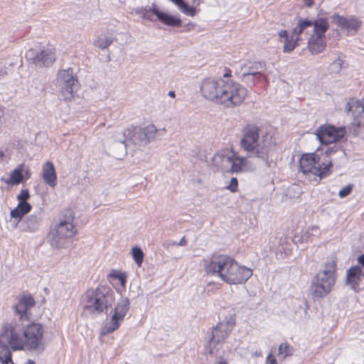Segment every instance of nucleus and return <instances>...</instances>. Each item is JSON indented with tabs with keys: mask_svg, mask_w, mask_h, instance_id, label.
Returning a JSON list of instances; mask_svg holds the SVG:
<instances>
[{
	"mask_svg": "<svg viewBox=\"0 0 364 364\" xmlns=\"http://www.w3.org/2000/svg\"><path fill=\"white\" fill-rule=\"evenodd\" d=\"M16 198L19 203H28L27 200L30 198L28 190L22 189Z\"/></svg>",
	"mask_w": 364,
	"mask_h": 364,
	"instance_id": "ea45409f",
	"label": "nucleus"
},
{
	"mask_svg": "<svg viewBox=\"0 0 364 364\" xmlns=\"http://www.w3.org/2000/svg\"><path fill=\"white\" fill-rule=\"evenodd\" d=\"M279 355H282L283 358L287 356H291L294 353V348L287 343H282L279 347Z\"/></svg>",
	"mask_w": 364,
	"mask_h": 364,
	"instance_id": "f704fd0d",
	"label": "nucleus"
},
{
	"mask_svg": "<svg viewBox=\"0 0 364 364\" xmlns=\"http://www.w3.org/2000/svg\"><path fill=\"white\" fill-rule=\"evenodd\" d=\"M170 244L172 245L186 246L187 245V240L185 237H183L178 242H173Z\"/></svg>",
	"mask_w": 364,
	"mask_h": 364,
	"instance_id": "a18cd8bd",
	"label": "nucleus"
},
{
	"mask_svg": "<svg viewBox=\"0 0 364 364\" xmlns=\"http://www.w3.org/2000/svg\"><path fill=\"white\" fill-rule=\"evenodd\" d=\"M173 2L176 5H177L183 11L190 16H193L195 14V9L193 7H189L185 3L183 0H170Z\"/></svg>",
	"mask_w": 364,
	"mask_h": 364,
	"instance_id": "e433bc0d",
	"label": "nucleus"
},
{
	"mask_svg": "<svg viewBox=\"0 0 364 364\" xmlns=\"http://www.w3.org/2000/svg\"><path fill=\"white\" fill-rule=\"evenodd\" d=\"M5 154H4V152L2 151H0V159L2 160L3 158L4 157Z\"/></svg>",
	"mask_w": 364,
	"mask_h": 364,
	"instance_id": "bf43d9fd",
	"label": "nucleus"
},
{
	"mask_svg": "<svg viewBox=\"0 0 364 364\" xmlns=\"http://www.w3.org/2000/svg\"><path fill=\"white\" fill-rule=\"evenodd\" d=\"M206 274L219 277L229 284L245 283L252 275L250 269L240 265L234 259L225 255H218L203 260Z\"/></svg>",
	"mask_w": 364,
	"mask_h": 364,
	"instance_id": "20e7f679",
	"label": "nucleus"
},
{
	"mask_svg": "<svg viewBox=\"0 0 364 364\" xmlns=\"http://www.w3.org/2000/svg\"><path fill=\"white\" fill-rule=\"evenodd\" d=\"M129 308V301L127 298L122 297L117 302L113 309V314L109 324L105 326L101 329V334L105 335L112 333L117 330L121 322L124 320ZM112 312V310L111 313Z\"/></svg>",
	"mask_w": 364,
	"mask_h": 364,
	"instance_id": "2eb2a0df",
	"label": "nucleus"
},
{
	"mask_svg": "<svg viewBox=\"0 0 364 364\" xmlns=\"http://www.w3.org/2000/svg\"><path fill=\"white\" fill-rule=\"evenodd\" d=\"M113 42L112 36L105 33L98 36L97 38L94 41V46L102 50H105Z\"/></svg>",
	"mask_w": 364,
	"mask_h": 364,
	"instance_id": "2f4dec72",
	"label": "nucleus"
},
{
	"mask_svg": "<svg viewBox=\"0 0 364 364\" xmlns=\"http://www.w3.org/2000/svg\"><path fill=\"white\" fill-rule=\"evenodd\" d=\"M309 230L311 232V235H316L317 233H318V228L317 226H313L311 228H309Z\"/></svg>",
	"mask_w": 364,
	"mask_h": 364,
	"instance_id": "3c124183",
	"label": "nucleus"
},
{
	"mask_svg": "<svg viewBox=\"0 0 364 364\" xmlns=\"http://www.w3.org/2000/svg\"><path fill=\"white\" fill-rule=\"evenodd\" d=\"M235 317L231 316L229 320L220 322L212 332V337L206 349L207 353L216 355L218 350L222 347L224 340L229 336L235 326Z\"/></svg>",
	"mask_w": 364,
	"mask_h": 364,
	"instance_id": "ddd939ff",
	"label": "nucleus"
},
{
	"mask_svg": "<svg viewBox=\"0 0 364 364\" xmlns=\"http://www.w3.org/2000/svg\"><path fill=\"white\" fill-rule=\"evenodd\" d=\"M237 180L236 178H232L230 184L226 187L227 189L230 191L231 192L234 193L237 191Z\"/></svg>",
	"mask_w": 364,
	"mask_h": 364,
	"instance_id": "a19ab883",
	"label": "nucleus"
},
{
	"mask_svg": "<svg viewBox=\"0 0 364 364\" xmlns=\"http://www.w3.org/2000/svg\"><path fill=\"white\" fill-rule=\"evenodd\" d=\"M126 137L128 146L147 144L155 139L157 129L153 124L141 128L138 126H130L120 132Z\"/></svg>",
	"mask_w": 364,
	"mask_h": 364,
	"instance_id": "9b49d317",
	"label": "nucleus"
},
{
	"mask_svg": "<svg viewBox=\"0 0 364 364\" xmlns=\"http://www.w3.org/2000/svg\"><path fill=\"white\" fill-rule=\"evenodd\" d=\"M168 95L173 98L176 97V94H175L174 91H169L168 93Z\"/></svg>",
	"mask_w": 364,
	"mask_h": 364,
	"instance_id": "13d9d810",
	"label": "nucleus"
},
{
	"mask_svg": "<svg viewBox=\"0 0 364 364\" xmlns=\"http://www.w3.org/2000/svg\"><path fill=\"white\" fill-rule=\"evenodd\" d=\"M35 304L34 299L31 296L23 295L19 298L18 303L14 306L16 313L20 319H27V311Z\"/></svg>",
	"mask_w": 364,
	"mask_h": 364,
	"instance_id": "4be33fe9",
	"label": "nucleus"
},
{
	"mask_svg": "<svg viewBox=\"0 0 364 364\" xmlns=\"http://www.w3.org/2000/svg\"><path fill=\"white\" fill-rule=\"evenodd\" d=\"M336 151V145H334L328 147L323 154L316 152L303 154L299 160L300 170L304 174L312 173L320 178L327 176L332 164L330 156Z\"/></svg>",
	"mask_w": 364,
	"mask_h": 364,
	"instance_id": "423d86ee",
	"label": "nucleus"
},
{
	"mask_svg": "<svg viewBox=\"0 0 364 364\" xmlns=\"http://www.w3.org/2000/svg\"><path fill=\"white\" fill-rule=\"evenodd\" d=\"M333 22L346 30L348 34L355 33L360 26V23L356 18H346L338 15H334L332 17Z\"/></svg>",
	"mask_w": 364,
	"mask_h": 364,
	"instance_id": "aec40b11",
	"label": "nucleus"
},
{
	"mask_svg": "<svg viewBox=\"0 0 364 364\" xmlns=\"http://www.w3.org/2000/svg\"><path fill=\"white\" fill-rule=\"evenodd\" d=\"M42 222L41 211H36L21 221L22 230L25 232H36Z\"/></svg>",
	"mask_w": 364,
	"mask_h": 364,
	"instance_id": "6ab92c4d",
	"label": "nucleus"
},
{
	"mask_svg": "<svg viewBox=\"0 0 364 364\" xmlns=\"http://www.w3.org/2000/svg\"><path fill=\"white\" fill-rule=\"evenodd\" d=\"M228 151H222L219 153H216L212 158L213 165L216 168L217 171H220L223 166V159H225Z\"/></svg>",
	"mask_w": 364,
	"mask_h": 364,
	"instance_id": "72a5a7b5",
	"label": "nucleus"
},
{
	"mask_svg": "<svg viewBox=\"0 0 364 364\" xmlns=\"http://www.w3.org/2000/svg\"><path fill=\"white\" fill-rule=\"evenodd\" d=\"M255 168V166L247 158L237 156L234 152L228 151L220 171L223 173H240L251 171Z\"/></svg>",
	"mask_w": 364,
	"mask_h": 364,
	"instance_id": "4468645a",
	"label": "nucleus"
},
{
	"mask_svg": "<svg viewBox=\"0 0 364 364\" xmlns=\"http://www.w3.org/2000/svg\"><path fill=\"white\" fill-rule=\"evenodd\" d=\"M266 70V65L264 62H249L240 65L239 71H237L238 77L243 76V73H255V72H264Z\"/></svg>",
	"mask_w": 364,
	"mask_h": 364,
	"instance_id": "393cba45",
	"label": "nucleus"
},
{
	"mask_svg": "<svg viewBox=\"0 0 364 364\" xmlns=\"http://www.w3.org/2000/svg\"><path fill=\"white\" fill-rule=\"evenodd\" d=\"M343 60L338 58L329 65V72L333 74H338L343 68Z\"/></svg>",
	"mask_w": 364,
	"mask_h": 364,
	"instance_id": "4c0bfd02",
	"label": "nucleus"
},
{
	"mask_svg": "<svg viewBox=\"0 0 364 364\" xmlns=\"http://www.w3.org/2000/svg\"><path fill=\"white\" fill-rule=\"evenodd\" d=\"M114 301L113 293L105 287L89 289L86 293L85 312L99 314L107 309Z\"/></svg>",
	"mask_w": 364,
	"mask_h": 364,
	"instance_id": "1a4fd4ad",
	"label": "nucleus"
},
{
	"mask_svg": "<svg viewBox=\"0 0 364 364\" xmlns=\"http://www.w3.org/2000/svg\"><path fill=\"white\" fill-rule=\"evenodd\" d=\"M153 14H154L151 11V10L149 9H148V7H146L142 18H144V19L152 21L153 20L152 19V15Z\"/></svg>",
	"mask_w": 364,
	"mask_h": 364,
	"instance_id": "c03bdc74",
	"label": "nucleus"
},
{
	"mask_svg": "<svg viewBox=\"0 0 364 364\" xmlns=\"http://www.w3.org/2000/svg\"><path fill=\"white\" fill-rule=\"evenodd\" d=\"M298 41H299L292 40L291 36L287 39L284 40V52L290 53L291 51H292L298 45Z\"/></svg>",
	"mask_w": 364,
	"mask_h": 364,
	"instance_id": "58836bf2",
	"label": "nucleus"
},
{
	"mask_svg": "<svg viewBox=\"0 0 364 364\" xmlns=\"http://www.w3.org/2000/svg\"><path fill=\"white\" fill-rule=\"evenodd\" d=\"M206 274L219 277L229 284L245 283L252 275L250 269L240 265L234 259L225 255H218L203 260Z\"/></svg>",
	"mask_w": 364,
	"mask_h": 364,
	"instance_id": "7ed1b4c3",
	"label": "nucleus"
},
{
	"mask_svg": "<svg viewBox=\"0 0 364 364\" xmlns=\"http://www.w3.org/2000/svg\"><path fill=\"white\" fill-rule=\"evenodd\" d=\"M55 85L63 100L70 101L80 89V83L73 69L60 70L57 74Z\"/></svg>",
	"mask_w": 364,
	"mask_h": 364,
	"instance_id": "9d476101",
	"label": "nucleus"
},
{
	"mask_svg": "<svg viewBox=\"0 0 364 364\" xmlns=\"http://www.w3.org/2000/svg\"><path fill=\"white\" fill-rule=\"evenodd\" d=\"M200 90L205 99L227 107L241 105L247 95V89L231 79L205 78L202 81Z\"/></svg>",
	"mask_w": 364,
	"mask_h": 364,
	"instance_id": "f03ea898",
	"label": "nucleus"
},
{
	"mask_svg": "<svg viewBox=\"0 0 364 364\" xmlns=\"http://www.w3.org/2000/svg\"><path fill=\"white\" fill-rule=\"evenodd\" d=\"M259 128L253 124H248L242 132L240 145L248 157L257 158L264 163L269 159V146L264 138H259Z\"/></svg>",
	"mask_w": 364,
	"mask_h": 364,
	"instance_id": "39448f33",
	"label": "nucleus"
},
{
	"mask_svg": "<svg viewBox=\"0 0 364 364\" xmlns=\"http://www.w3.org/2000/svg\"><path fill=\"white\" fill-rule=\"evenodd\" d=\"M346 134L345 127H335L331 124L321 125L316 130V136L321 144H333L341 140Z\"/></svg>",
	"mask_w": 364,
	"mask_h": 364,
	"instance_id": "dca6fc26",
	"label": "nucleus"
},
{
	"mask_svg": "<svg viewBox=\"0 0 364 364\" xmlns=\"http://www.w3.org/2000/svg\"><path fill=\"white\" fill-rule=\"evenodd\" d=\"M358 262L363 267H364V255L358 257Z\"/></svg>",
	"mask_w": 364,
	"mask_h": 364,
	"instance_id": "603ef678",
	"label": "nucleus"
},
{
	"mask_svg": "<svg viewBox=\"0 0 364 364\" xmlns=\"http://www.w3.org/2000/svg\"><path fill=\"white\" fill-rule=\"evenodd\" d=\"M31 210V205L28 203H18L17 206L11 211V217L12 218L18 219L15 226L21 221L22 218Z\"/></svg>",
	"mask_w": 364,
	"mask_h": 364,
	"instance_id": "a878e982",
	"label": "nucleus"
},
{
	"mask_svg": "<svg viewBox=\"0 0 364 364\" xmlns=\"http://www.w3.org/2000/svg\"><path fill=\"white\" fill-rule=\"evenodd\" d=\"M326 36L312 34L308 41V48L313 55L321 53L326 48Z\"/></svg>",
	"mask_w": 364,
	"mask_h": 364,
	"instance_id": "b1692460",
	"label": "nucleus"
},
{
	"mask_svg": "<svg viewBox=\"0 0 364 364\" xmlns=\"http://www.w3.org/2000/svg\"><path fill=\"white\" fill-rule=\"evenodd\" d=\"M19 167L21 168L22 174H23V178L26 179H28L31 177V171L28 167L26 166L24 164H21Z\"/></svg>",
	"mask_w": 364,
	"mask_h": 364,
	"instance_id": "37998d69",
	"label": "nucleus"
},
{
	"mask_svg": "<svg viewBox=\"0 0 364 364\" xmlns=\"http://www.w3.org/2000/svg\"><path fill=\"white\" fill-rule=\"evenodd\" d=\"M344 109L351 113L353 121L348 126L349 134L357 136L364 129V99L357 100L351 98L346 104Z\"/></svg>",
	"mask_w": 364,
	"mask_h": 364,
	"instance_id": "f8f14e48",
	"label": "nucleus"
},
{
	"mask_svg": "<svg viewBox=\"0 0 364 364\" xmlns=\"http://www.w3.org/2000/svg\"><path fill=\"white\" fill-rule=\"evenodd\" d=\"M264 72H255V73L248 74L243 73V76L238 77L241 81L249 87L254 86L257 82H259L262 78H265Z\"/></svg>",
	"mask_w": 364,
	"mask_h": 364,
	"instance_id": "cd10ccee",
	"label": "nucleus"
},
{
	"mask_svg": "<svg viewBox=\"0 0 364 364\" xmlns=\"http://www.w3.org/2000/svg\"><path fill=\"white\" fill-rule=\"evenodd\" d=\"M266 364H277L276 359L271 353L267 357Z\"/></svg>",
	"mask_w": 364,
	"mask_h": 364,
	"instance_id": "49530a36",
	"label": "nucleus"
},
{
	"mask_svg": "<svg viewBox=\"0 0 364 364\" xmlns=\"http://www.w3.org/2000/svg\"><path fill=\"white\" fill-rule=\"evenodd\" d=\"M230 76H231V71L229 70L228 72L225 73L223 75V79H230Z\"/></svg>",
	"mask_w": 364,
	"mask_h": 364,
	"instance_id": "6e6d98bb",
	"label": "nucleus"
},
{
	"mask_svg": "<svg viewBox=\"0 0 364 364\" xmlns=\"http://www.w3.org/2000/svg\"><path fill=\"white\" fill-rule=\"evenodd\" d=\"M132 255L136 264L140 267L144 260V253L140 247H134L132 249Z\"/></svg>",
	"mask_w": 364,
	"mask_h": 364,
	"instance_id": "c9c22d12",
	"label": "nucleus"
},
{
	"mask_svg": "<svg viewBox=\"0 0 364 364\" xmlns=\"http://www.w3.org/2000/svg\"><path fill=\"white\" fill-rule=\"evenodd\" d=\"M6 75V70L4 68H0V77L4 76Z\"/></svg>",
	"mask_w": 364,
	"mask_h": 364,
	"instance_id": "4d7b16f0",
	"label": "nucleus"
},
{
	"mask_svg": "<svg viewBox=\"0 0 364 364\" xmlns=\"http://www.w3.org/2000/svg\"><path fill=\"white\" fill-rule=\"evenodd\" d=\"M26 57L28 60L38 67H48L55 60V50L49 47L40 50L30 49L27 51Z\"/></svg>",
	"mask_w": 364,
	"mask_h": 364,
	"instance_id": "f3484780",
	"label": "nucleus"
},
{
	"mask_svg": "<svg viewBox=\"0 0 364 364\" xmlns=\"http://www.w3.org/2000/svg\"><path fill=\"white\" fill-rule=\"evenodd\" d=\"M26 364H36L32 360H28Z\"/></svg>",
	"mask_w": 364,
	"mask_h": 364,
	"instance_id": "052dcab7",
	"label": "nucleus"
},
{
	"mask_svg": "<svg viewBox=\"0 0 364 364\" xmlns=\"http://www.w3.org/2000/svg\"><path fill=\"white\" fill-rule=\"evenodd\" d=\"M336 262L335 260L327 262L311 279V292L315 298H324L329 294L336 282Z\"/></svg>",
	"mask_w": 364,
	"mask_h": 364,
	"instance_id": "6e6552de",
	"label": "nucleus"
},
{
	"mask_svg": "<svg viewBox=\"0 0 364 364\" xmlns=\"http://www.w3.org/2000/svg\"><path fill=\"white\" fill-rule=\"evenodd\" d=\"M21 168L16 167L10 173L9 178L4 181L6 184L17 185L22 182L23 179V174H22Z\"/></svg>",
	"mask_w": 364,
	"mask_h": 364,
	"instance_id": "7c9ffc66",
	"label": "nucleus"
},
{
	"mask_svg": "<svg viewBox=\"0 0 364 364\" xmlns=\"http://www.w3.org/2000/svg\"><path fill=\"white\" fill-rule=\"evenodd\" d=\"M278 35L281 38H284L285 40L287 39L288 38H289V36H288V33L286 30H282L280 31L279 33H278Z\"/></svg>",
	"mask_w": 364,
	"mask_h": 364,
	"instance_id": "09e8293b",
	"label": "nucleus"
},
{
	"mask_svg": "<svg viewBox=\"0 0 364 364\" xmlns=\"http://www.w3.org/2000/svg\"><path fill=\"white\" fill-rule=\"evenodd\" d=\"M146 7H138L135 9V13L136 14H139V15H141V17L143 16L144 12H145V9H146Z\"/></svg>",
	"mask_w": 364,
	"mask_h": 364,
	"instance_id": "8fccbe9b",
	"label": "nucleus"
},
{
	"mask_svg": "<svg viewBox=\"0 0 364 364\" xmlns=\"http://www.w3.org/2000/svg\"><path fill=\"white\" fill-rule=\"evenodd\" d=\"M306 6L311 7L314 4V0H303Z\"/></svg>",
	"mask_w": 364,
	"mask_h": 364,
	"instance_id": "5fc2aeb1",
	"label": "nucleus"
},
{
	"mask_svg": "<svg viewBox=\"0 0 364 364\" xmlns=\"http://www.w3.org/2000/svg\"><path fill=\"white\" fill-rule=\"evenodd\" d=\"M214 364H227V361L223 358H220L218 360L215 361Z\"/></svg>",
	"mask_w": 364,
	"mask_h": 364,
	"instance_id": "864d4df0",
	"label": "nucleus"
},
{
	"mask_svg": "<svg viewBox=\"0 0 364 364\" xmlns=\"http://www.w3.org/2000/svg\"><path fill=\"white\" fill-rule=\"evenodd\" d=\"M41 176L44 183L50 187L55 188L57 186V174L51 161H47L43 165Z\"/></svg>",
	"mask_w": 364,
	"mask_h": 364,
	"instance_id": "412c9836",
	"label": "nucleus"
},
{
	"mask_svg": "<svg viewBox=\"0 0 364 364\" xmlns=\"http://www.w3.org/2000/svg\"><path fill=\"white\" fill-rule=\"evenodd\" d=\"M128 146L124 135L115 132L112 136L109 146L111 154L117 159H122L127 155Z\"/></svg>",
	"mask_w": 364,
	"mask_h": 364,
	"instance_id": "a211bd4d",
	"label": "nucleus"
},
{
	"mask_svg": "<svg viewBox=\"0 0 364 364\" xmlns=\"http://www.w3.org/2000/svg\"><path fill=\"white\" fill-rule=\"evenodd\" d=\"M43 327L36 323L27 325L23 330L18 326L7 323L2 328L0 334V362L1 364H14L11 352L23 350L25 347L31 350L42 352L45 349L43 341Z\"/></svg>",
	"mask_w": 364,
	"mask_h": 364,
	"instance_id": "f257e3e1",
	"label": "nucleus"
},
{
	"mask_svg": "<svg viewBox=\"0 0 364 364\" xmlns=\"http://www.w3.org/2000/svg\"><path fill=\"white\" fill-rule=\"evenodd\" d=\"M109 277L112 280H118L120 283L122 289H124L126 287L127 274L125 272L113 270Z\"/></svg>",
	"mask_w": 364,
	"mask_h": 364,
	"instance_id": "473e14b6",
	"label": "nucleus"
},
{
	"mask_svg": "<svg viewBox=\"0 0 364 364\" xmlns=\"http://www.w3.org/2000/svg\"><path fill=\"white\" fill-rule=\"evenodd\" d=\"M148 9H149L151 10V11L154 14H155L156 16L157 12H158V13H161V12H162V11H159V10L157 9L156 5V4H154V3H153V4H151V7H149Z\"/></svg>",
	"mask_w": 364,
	"mask_h": 364,
	"instance_id": "de8ad7c7",
	"label": "nucleus"
},
{
	"mask_svg": "<svg viewBox=\"0 0 364 364\" xmlns=\"http://www.w3.org/2000/svg\"><path fill=\"white\" fill-rule=\"evenodd\" d=\"M361 277H364L362 267L358 265L351 267L347 271L346 283L350 285L351 289L356 290L358 288Z\"/></svg>",
	"mask_w": 364,
	"mask_h": 364,
	"instance_id": "5701e85b",
	"label": "nucleus"
},
{
	"mask_svg": "<svg viewBox=\"0 0 364 364\" xmlns=\"http://www.w3.org/2000/svg\"><path fill=\"white\" fill-rule=\"evenodd\" d=\"M74 217L68 210L63 218L53 224L48 235V241L53 248L61 249L68 247L71 239L76 233V229L73 225Z\"/></svg>",
	"mask_w": 364,
	"mask_h": 364,
	"instance_id": "0eeeda50",
	"label": "nucleus"
},
{
	"mask_svg": "<svg viewBox=\"0 0 364 364\" xmlns=\"http://www.w3.org/2000/svg\"><path fill=\"white\" fill-rule=\"evenodd\" d=\"M312 21L300 19L298 25L294 28L291 33V39L295 41L301 40L300 35L307 28L312 27Z\"/></svg>",
	"mask_w": 364,
	"mask_h": 364,
	"instance_id": "c85d7f7f",
	"label": "nucleus"
},
{
	"mask_svg": "<svg viewBox=\"0 0 364 364\" xmlns=\"http://www.w3.org/2000/svg\"><path fill=\"white\" fill-rule=\"evenodd\" d=\"M156 17L161 23L168 26L179 27L182 23L180 18L163 11L161 13L157 12Z\"/></svg>",
	"mask_w": 364,
	"mask_h": 364,
	"instance_id": "bb28decb",
	"label": "nucleus"
},
{
	"mask_svg": "<svg viewBox=\"0 0 364 364\" xmlns=\"http://www.w3.org/2000/svg\"><path fill=\"white\" fill-rule=\"evenodd\" d=\"M352 191V186L350 184H348L338 192V196L340 198H344L347 196H348Z\"/></svg>",
	"mask_w": 364,
	"mask_h": 364,
	"instance_id": "79ce46f5",
	"label": "nucleus"
},
{
	"mask_svg": "<svg viewBox=\"0 0 364 364\" xmlns=\"http://www.w3.org/2000/svg\"><path fill=\"white\" fill-rule=\"evenodd\" d=\"M328 27L329 24L327 19L321 18L313 21V26L311 28L314 31L313 34L325 36V33L328 30Z\"/></svg>",
	"mask_w": 364,
	"mask_h": 364,
	"instance_id": "c756f323",
	"label": "nucleus"
}]
</instances>
